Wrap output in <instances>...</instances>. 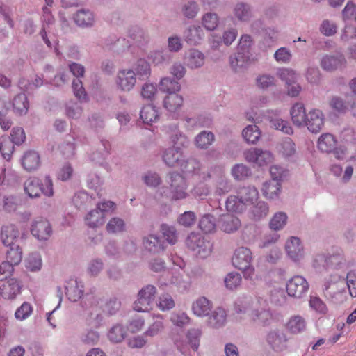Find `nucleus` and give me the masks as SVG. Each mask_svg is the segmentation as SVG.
<instances>
[{"label":"nucleus","mask_w":356,"mask_h":356,"mask_svg":"<svg viewBox=\"0 0 356 356\" xmlns=\"http://www.w3.org/2000/svg\"><path fill=\"white\" fill-rule=\"evenodd\" d=\"M211 309V303L205 297H201L193 302L192 310L197 316H205L209 314Z\"/></svg>","instance_id":"7c9ffc66"},{"label":"nucleus","mask_w":356,"mask_h":356,"mask_svg":"<svg viewBox=\"0 0 356 356\" xmlns=\"http://www.w3.org/2000/svg\"><path fill=\"white\" fill-rule=\"evenodd\" d=\"M85 220L86 224L90 227L102 226L105 222L104 213L95 209L88 213Z\"/></svg>","instance_id":"c9c22d12"},{"label":"nucleus","mask_w":356,"mask_h":356,"mask_svg":"<svg viewBox=\"0 0 356 356\" xmlns=\"http://www.w3.org/2000/svg\"><path fill=\"white\" fill-rule=\"evenodd\" d=\"M160 89L170 94V92H176L180 90L179 82L172 80L170 78H163L160 81Z\"/></svg>","instance_id":"4d7b16f0"},{"label":"nucleus","mask_w":356,"mask_h":356,"mask_svg":"<svg viewBox=\"0 0 356 356\" xmlns=\"http://www.w3.org/2000/svg\"><path fill=\"white\" fill-rule=\"evenodd\" d=\"M13 110L15 115H25L29 108V102L24 93L18 94L13 99Z\"/></svg>","instance_id":"4be33fe9"},{"label":"nucleus","mask_w":356,"mask_h":356,"mask_svg":"<svg viewBox=\"0 0 356 356\" xmlns=\"http://www.w3.org/2000/svg\"><path fill=\"white\" fill-rule=\"evenodd\" d=\"M143 244L146 250L154 253H159L164 250L163 244L158 237L153 235H150L145 238Z\"/></svg>","instance_id":"37998d69"},{"label":"nucleus","mask_w":356,"mask_h":356,"mask_svg":"<svg viewBox=\"0 0 356 356\" xmlns=\"http://www.w3.org/2000/svg\"><path fill=\"white\" fill-rule=\"evenodd\" d=\"M157 307L163 311H168L175 307V303L172 296L168 293L161 294L156 300Z\"/></svg>","instance_id":"8fccbe9b"},{"label":"nucleus","mask_w":356,"mask_h":356,"mask_svg":"<svg viewBox=\"0 0 356 356\" xmlns=\"http://www.w3.org/2000/svg\"><path fill=\"white\" fill-rule=\"evenodd\" d=\"M225 284L227 289L234 290L239 287L242 283V277L240 273L232 272L225 277Z\"/></svg>","instance_id":"09e8293b"},{"label":"nucleus","mask_w":356,"mask_h":356,"mask_svg":"<svg viewBox=\"0 0 356 356\" xmlns=\"http://www.w3.org/2000/svg\"><path fill=\"white\" fill-rule=\"evenodd\" d=\"M165 181L168 186L157 191V195L159 197H168L172 200H180L188 196V184L182 175L175 172H169Z\"/></svg>","instance_id":"7ed1b4c3"},{"label":"nucleus","mask_w":356,"mask_h":356,"mask_svg":"<svg viewBox=\"0 0 356 356\" xmlns=\"http://www.w3.org/2000/svg\"><path fill=\"white\" fill-rule=\"evenodd\" d=\"M309 305L312 309L321 315H326L328 313V307L323 300L316 295H311Z\"/></svg>","instance_id":"a19ab883"},{"label":"nucleus","mask_w":356,"mask_h":356,"mask_svg":"<svg viewBox=\"0 0 356 356\" xmlns=\"http://www.w3.org/2000/svg\"><path fill=\"white\" fill-rule=\"evenodd\" d=\"M281 183L275 180L266 181L261 188L263 195L267 199H274L280 192Z\"/></svg>","instance_id":"473e14b6"},{"label":"nucleus","mask_w":356,"mask_h":356,"mask_svg":"<svg viewBox=\"0 0 356 356\" xmlns=\"http://www.w3.org/2000/svg\"><path fill=\"white\" fill-rule=\"evenodd\" d=\"M269 212V208L268 204L263 201L258 202L255 205L253 206L251 213L252 218L255 220H259L267 216Z\"/></svg>","instance_id":"de8ad7c7"},{"label":"nucleus","mask_w":356,"mask_h":356,"mask_svg":"<svg viewBox=\"0 0 356 356\" xmlns=\"http://www.w3.org/2000/svg\"><path fill=\"white\" fill-rule=\"evenodd\" d=\"M200 229L205 233H211L216 229V221L213 216L205 215L199 222Z\"/></svg>","instance_id":"5fc2aeb1"},{"label":"nucleus","mask_w":356,"mask_h":356,"mask_svg":"<svg viewBox=\"0 0 356 356\" xmlns=\"http://www.w3.org/2000/svg\"><path fill=\"white\" fill-rule=\"evenodd\" d=\"M337 145V140L330 134H322L318 140V149L324 152H331Z\"/></svg>","instance_id":"72a5a7b5"},{"label":"nucleus","mask_w":356,"mask_h":356,"mask_svg":"<svg viewBox=\"0 0 356 356\" xmlns=\"http://www.w3.org/2000/svg\"><path fill=\"white\" fill-rule=\"evenodd\" d=\"M226 209L232 213H241L245 210L244 203L240 200L238 195H230L225 202Z\"/></svg>","instance_id":"4c0bfd02"},{"label":"nucleus","mask_w":356,"mask_h":356,"mask_svg":"<svg viewBox=\"0 0 356 356\" xmlns=\"http://www.w3.org/2000/svg\"><path fill=\"white\" fill-rule=\"evenodd\" d=\"M192 174L195 176H197V179L200 181V182L197 184L193 189L192 192L193 195L199 197L207 195L209 193V188L207 184L204 182L210 179V173L206 171L205 167L201 164V168L199 171V175L194 173Z\"/></svg>","instance_id":"dca6fc26"},{"label":"nucleus","mask_w":356,"mask_h":356,"mask_svg":"<svg viewBox=\"0 0 356 356\" xmlns=\"http://www.w3.org/2000/svg\"><path fill=\"white\" fill-rule=\"evenodd\" d=\"M252 38L249 35L241 36L238 46V52L234 57H230V65L236 70L245 67L250 60V48L252 45Z\"/></svg>","instance_id":"39448f33"},{"label":"nucleus","mask_w":356,"mask_h":356,"mask_svg":"<svg viewBox=\"0 0 356 356\" xmlns=\"http://www.w3.org/2000/svg\"><path fill=\"white\" fill-rule=\"evenodd\" d=\"M218 16L213 13H207L202 18V25L209 31L214 30L218 26Z\"/></svg>","instance_id":"864d4df0"},{"label":"nucleus","mask_w":356,"mask_h":356,"mask_svg":"<svg viewBox=\"0 0 356 356\" xmlns=\"http://www.w3.org/2000/svg\"><path fill=\"white\" fill-rule=\"evenodd\" d=\"M11 140L7 137H1L0 138V152L2 154L3 157L9 160L14 151V145Z\"/></svg>","instance_id":"6e6d98bb"},{"label":"nucleus","mask_w":356,"mask_h":356,"mask_svg":"<svg viewBox=\"0 0 356 356\" xmlns=\"http://www.w3.org/2000/svg\"><path fill=\"white\" fill-rule=\"evenodd\" d=\"M174 145L166 149L163 154V160L170 167H178L184 172L199 175L201 164L194 159L185 160L181 146H184L186 138L184 136L175 135L172 138Z\"/></svg>","instance_id":"f257e3e1"},{"label":"nucleus","mask_w":356,"mask_h":356,"mask_svg":"<svg viewBox=\"0 0 356 356\" xmlns=\"http://www.w3.org/2000/svg\"><path fill=\"white\" fill-rule=\"evenodd\" d=\"M243 137L249 143H255L261 136V131L256 125H248L243 131Z\"/></svg>","instance_id":"49530a36"},{"label":"nucleus","mask_w":356,"mask_h":356,"mask_svg":"<svg viewBox=\"0 0 356 356\" xmlns=\"http://www.w3.org/2000/svg\"><path fill=\"white\" fill-rule=\"evenodd\" d=\"M83 286L76 280L70 279L65 286V294L68 299L72 302L79 300L83 294Z\"/></svg>","instance_id":"a211bd4d"},{"label":"nucleus","mask_w":356,"mask_h":356,"mask_svg":"<svg viewBox=\"0 0 356 356\" xmlns=\"http://www.w3.org/2000/svg\"><path fill=\"white\" fill-rule=\"evenodd\" d=\"M279 151L284 156L290 157L296 153L295 143L290 138H286L280 144Z\"/></svg>","instance_id":"13d9d810"},{"label":"nucleus","mask_w":356,"mask_h":356,"mask_svg":"<svg viewBox=\"0 0 356 356\" xmlns=\"http://www.w3.org/2000/svg\"><path fill=\"white\" fill-rule=\"evenodd\" d=\"M31 233L37 239L46 241L51 236L52 228L47 220L40 218L32 222Z\"/></svg>","instance_id":"6e6552de"},{"label":"nucleus","mask_w":356,"mask_h":356,"mask_svg":"<svg viewBox=\"0 0 356 356\" xmlns=\"http://www.w3.org/2000/svg\"><path fill=\"white\" fill-rule=\"evenodd\" d=\"M237 195L243 202L245 209L248 206L253 204L259 196L257 188L250 186L240 188L237 191Z\"/></svg>","instance_id":"5701e85b"},{"label":"nucleus","mask_w":356,"mask_h":356,"mask_svg":"<svg viewBox=\"0 0 356 356\" xmlns=\"http://www.w3.org/2000/svg\"><path fill=\"white\" fill-rule=\"evenodd\" d=\"M324 124V117L321 111L313 109L310 111L307 117L305 126L312 133L319 132Z\"/></svg>","instance_id":"2eb2a0df"},{"label":"nucleus","mask_w":356,"mask_h":356,"mask_svg":"<svg viewBox=\"0 0 356 356\" xmlns=\"http://www.w3.org/2000/svg\"><path fill=\"white\" fill-rule=\"evenodd\" d=\"M19 234V230L15 225L8 224L1 227V239L6 246L16 244Z\"/></svg>","instance_id":"f3484780"},{"label":"nucleus","mask_w":356,"mask_h":356,"mask_svg":"<svg viewBox=\"0 0 356 356\" xmlns=\"http://www.w3.org/2000/svg\"><path fill=\"white\" fill-rule=\"evenodd\" d=\"M266 340L270 348L277 352L282 351L287 347L286 334L277 329L270 331L266 335Z\"/></svg>","instance_id":"9d476101"},{"label":"nucleus","mask_w":356,"mask_h":356,"mask_svg":"<svg viewBox=\"0 0 356 356\" xmlns=\"http://www.w3.org/2000/svg\"><path fill=\"white\" fill-rule=\"evenodd\" d=\"M22 165L27 171H33L40 165V158L35 151L29 150L24 153L22 158Z\"/></svg>","instance_id":"aec40b11"},{"label":"nucleus","mask_w":356,"mask_h":356,"mask_svg":"<svg viewBox=\"0 0 356 356\" xmlns=\"http://www.w3.org/2000/svg\"><path fill=\"white\" fill-rule=\"evenodd\" d=\"M323 293L326 298L331 299L341 293L339 283L334 278L330 277L325 281L323 286Z\"/></svg>","instance_id":"f704fd0d"},{"label":"nucleus","mask_w":356,"mask_h":356,"mask_svg":"<svg viewBox=\"0 0 356 356\" xmlns=\"http://www.w3.org/2000/svg\"><path fill=\"white\" fill-rule=\"evenodd\" d=\"M226 312L222 308H217L209 318V323L213 327H219L225 323Z\"/></svg>","instance_id":"a18cd8bd"},{"label":"nucleus","mask_w":356,"mask_h":356,"mask_svg":"<svg viewBox=\"0 0 356 356\" xmlns=\"http://www.w3.org/2000/svg\"><path fill=\"white\" fill-rule=\"evenodd\" d=\"M26 268L31 272H37L41 270L42 260L40 254L33 252L29 254L24 261Z\"/></svg>","instance_id":"e433bc0d"},{"label":"nucleus","mask_w":356,"mask_h":356,"mask_svg":"<svg viewBox=\"0 0 356 356\" xmlns=\"http://www.w3.org/2000/svg\"><path fill=\"white\" fill-rule=\"evenodd\" d=\"M286 250L288 255L294 261L298 260L303 256V250L298 238L292 236L286 243Z\"/></svg>","instance_id":"393cba45"},{"label":"nucleus","mask_w":356,"mask_h":356,"mask_svg":"<svg viewBox=\"0 0 356 356\" xmlns=\"http://www.w3.org/2000/svg\"><path fill=\"white\" fill-rule=\"evenodd\" d=\"M124 220L117 217L111 218L106 225V230L108 233L121 232L124 230Z\"/></svg>","instance_id":"680f3d73"},{"label":"nucleus","mask_w":356,"mask_h":356,"mask_svg":"<svg viewBox=\"0 0 356 356\" xmlns=\"http://www.w3.org/2000/svg\"><path fill=\"white\" fill-rule=\"evenodd\" d=\"M73 202L77 208L85 207L92 204L91 197L83 191H80L75 194L73 197Z\"/></svg>","instance_id":"052dcab7"},{"label":"nucleus","mask_w":356,"mask_h":356,"mask_svg":"<svg viewBox=\"0 0 356 356\" xmlns=\"http://www.w3.org/2000/svg\"><path fill=\"white\" fill-rule=\"evenodd\" d=\"M232 175L236 179H243L249 176L250 169L243 164H236L232 169Z\"/></svg>","instance_id":"774afa93"},{"label":"nucleus","mask_w":356,"mask_h":356,"mask_svg":"<svg viewBox=\"0 0 356 356\" xmlns=\"http://www.w3.org/2000/svg\"><path fill=\"white\" fill-rule=\"evenodd\" d=\"M213 140L214 135L211 132L203 131L196 137L195 143L197 147L207 149L212 144Z\"/></svg>","instance_id":"3c124183"},{"label":"nucleus","mask_w":356,"mask_h":356,"mask_svg":"<svg viewBox=\"0 0 356 356\" xmlns=\"http://www.w3.org/2000/svg\"><path fill=\"white\" fill-rule=\"evenodd\" d=\"M8 249L6 251V260L11 265H18L22 259V251L19 245L15 244L8 245Z\"/></svg>","instance_id":"58836bf2"},{"label":"nucleus","mask_w":356,"mask_h":356,"mask_svg":"<svg viewBox=\"0 0 356 356\" xmlns=\"http://www.w3.org/2000/svg\"><path fill=\"white\" fill-rule=\"evenodd\" d=\"M287 221V216L284 212L276 213L270 222V227L274 230L282 229Z\"/></svg>","instance_id":"bf43d9fd"},{"label":"nucleus","mask_w":356,"mask_h":356,"mask_svg":"<svg viewBox=\"0 0 356 356\" xmlns=\"http://www.w3.org/2000/svg\"><path fill=\"white\" fill-rule=\"evenodd\" d=\"M203 29L200 26H192L184 34L185 40L191 45L198 44L204 38Z\"/></svg>","instance_id":"c756f323"},{"label":"nucleus","mask_w":356,"mask_h":356,"mask_svg":"<svg viewBox=\"0 0 356 356\" xmlns=\"http://www.w3.org/2000/svg\"><path fill=\"white\" fill-rule=\"evenodd\" d=\"M136 82V74L131 70H123L118 72L116 84L122 91H130Z\"/></svg>","instance_id":"ddd939ff"},{"label":"nucleus","mask_w":356,"mask_h":356,"mask_svg":"<svg viewBox=\"0 0 356 356\" xmlns=\"http://www.w3.org/2000/svg\"><path fill=\"white\" fill-rule=\"evenodd\" d=\"M183 102L182 96L176 92H170L163 99V106L169 112H175L182 106Z\"/></svg>","instance_id":"cd10ccee"},{"label":"nucleus","mask_w":356,"mask_h":356,"mask_svg":"<svg viewBox=\"0 0 356 356\" xmlns=\"http://www.w3.org/2000/svg\"><path fill=\"white\" fill-rule=\"evenodd\" d=\"M271 127L274 129L280 130L286 134H293V129L287 121L280 118H275L270 120Z\"/></svg>","instance_id":"69168bd1"},{"label":"nucleus","mask_w":356,"mask_h":356,"mask_svg":"<svg viewBox=\"0 0 356 356\" xmlns=\"http://www.w3.org/2000/svg\"><path fill=\"white\" fill-rule=\"evenodd\" d=\"M309 289V284L303 276L294 275L286 283L287 294L294 298H302Z\"/></svg>","instance_id":"0eeeda50"},{"label":"nucleus","mask_w":356,"mask_h":356,"mask_svg":"<svg viewBox=\"0 0 356 356\" xmlns=\"http://www.w3.org/2000/svg\"><path fill=\"white\" fill-rule=\"evenodd\" d=\"M252 254L251 250L245 247L236 248L232 258V265L237 269H243L252 263Z\"/></svg>","instance_id":"9b49d317"},{"label":"nucleus","mask_w":356,"mask_h":356,"mask_svg":"<svg viewBox=\"0 0 356 356\" xmlns=\"http://www.w3.org/2000/svg\"><path fill=\"white\" fill-rule=\"evenodd\" d=\"M187 65L191 68L201 67L204 63V54L198 50L190 49L185 58Z\"/></svg>","instance_id":"2f4dec72"},{"label":"nucleus","mask_w":356,"mask_h":356,"mask_svg":"<svg viewBox=\"0 0 356 356\" xmlns=\"http://www.w3.org/2000/svg\"><path fill=\"white\" fill-rule=\"evenodd\" d=\"M24 190L31 197H39L40 193L51 197L54 195L53 183L49 177H44L41 181L36 177H31L24 183Z\"/></svg>","instance_id":"20e7f679"},{"label":"nucleus","mask_w":356,"mask_h":356,"mask_svg":"<svg viewBox=\"0 0 356 356\" xmlns=\"http://www.w3.org/2000/svg\"><path fill=\"white\" fill-rule=\"evenodd\" d=\"M145 290H140L138 294V299L134 303V309L136 312H147L152 309V303L145 298Z\"/></svg>","instance_id":"79ce46f5"},{"label":"nucleus","mask_w":356,"mask_h":356,"mask_svg":"<svg viewBox=\"0 0 356 356\" xmlns=\"http://www.w3.org/2000/svg\"><path fill=\"white\" fill-rule=\"evenodd\" d=\"M290 115L293 123L297 127L305 126L307 117L305 108L302 103H296L291 108Z\"/></svg>","instance_id":"412c9836"},{"label":"nucleus","mask_w":356,"mask_h":356,"mask_svg":"<svg viewBox=\"0 0 356 356\" xmlns=\"http://www.w3.org/2000/svg\"><path fill=\"white\" fill-rule=\"evenodd\" d=\"M186 245L202 258L207 257L212 250V244L198 233H191L186 239Z\"/></svg>","instance_id":"423d86ee"},{"label":"nucleus","mask_w":356,"mask_h":356,"mask_svg":"<svg viewBox=\"0 0 356 356\" xmlns=\"http://www.w3.org/2000/svg\"><path fill=\"white\" fill-rule=\"evenodd\" d=\"M286 329L291 334H299L306 329L305 318L299 315L291 316L286 324Z\"/></svg>","instance_id":"c85d7f7f"},{"label":"nucleus","mask_w":356,"mask_h":356,"mask_svg":"<svg viewBox=\"0 0 356 356\" xmlns=\"http://www.w3.org/2000/svg\"><path fill=\"white\" fill-rule=\"evenodd\" d=\"M200 336V330L197 329H192L188 332L186 336L188 340L187 343L178 340L177 338H175V344L176 345L177 348L183 353L186 352V349L188 348V346H190L193 350L196 351L199 347Z\"/></svg>","instance_id":"f8f14e48"},{"label":"nucleus","mask_w":356,"mask_h":356,"mask_svg":"<svg viewBox=\"0 0 356 356\" xmlns=\"http://www.w3.org/2000/svg\"><path fill=\"white\" fill-rule=\"evenodd\" d=\"M246 305V302H242L235 304L236 313L240 315L241 318H248L250 321L264 326L270 323L273 315L265 300L257 298L252 300L249 307Z\"/></svg>","instance_id":"f03ea898"},{"label":"nucleus","mask_w":356,"mask_h":356,"mask_svg":"<svg viewBox=\"0 0 356 356\" xmlns=\"http://www.w3.org/2000/svg\"><path fill=\"white\" fill-rule=\"evenodd\" d=\"M220 227L225 232L231 233L236 231L241 226L240 220L232 215L226 214L221 217Z\"/></svg>","instance_id":"a878e982"},{"label":"nucleus","mask_w":356,"mask_h":356,"mask_svg":"<svg viewBox=\"0 0 356 356\" xmlns=\"http://www.w3.org/2000/svg\"><path fill=\"white\" fill-rule=\"evenodd\" d=\"M346 60L342 55L325 56L323 57L321 65L327 71H332L344 65Z\"/></svg>","instance_id":"b1692460"},{"label":"nucleus","mask_w":356,"mask_h":356,"mask_svg":"<svg viewBox=\"0 0 356 356\" xmlns=\"http://www.w3.org/2000/svg\"><path fill=\"white\" fill-rule=\"evenodd\" d=\"M75 23L80 26H91L94 22L93 14L89 10H79L74 17Z\"/></svg>","instance_id":"ea45409f"},{"label":"nucleus","mask_w":356,"mask_h":356,"mask_svg":"<svg viewBox=\"0 0 356 356\" xmlns=\"http://www.w3.org/2000/svg\"><path fill=\"white\" fill-rule=\"evenodd\" d=\"M102 321V316L97 309H86L82 317V324L87 327L98 328Z\"/></svg>","instance_id":"6ab92c4d"},{"label":"nucleus","mask_w":356,"mask_h":356,"mask_svg":"<svg viewBox=\"0 0 356 356\" xmlns=\"http://www.w3.org/2000/svg\"><path fill=\"white\" fill-rule=\"evenodd\" d=\"M99 340V333L94 330L93 328H90L81 335V341L83 343L88 345H95L97 343Z\"/></svg>","instance_id":"338daca9"},{"label":"nucleus","mask_w":356,"mask_h":356,"mask_svg":"<svg viewBox=\"0 0 356 356\" xmlns=\"http://www.w3.org/2000/svg\"><path fill=\"white\" fill-rule=\"evenodd\" d=\"M0 285V295L4 299H14L20 293V285L15 278L4 280Z\"/></svg>","instance_id":"4468645a"},{"label":"nucleus","mask_w":356,"mask_h":356,"mask_svg":"<svg viewBox=\"0 0 356 356\" xmlns=\"http://www.w3.org/2000/svg\"><path fill=\"white\" fill-rule=\"evenodd\" d=\"M198 11L199 7L195 1H189L182 6V13L188 19L194 18Z\"/></svg>","instance_id":"0e129e2a"},{"label":"nucleus","mask_w":356,"mask_h":356,"mask_svg":"<svg viewBox=\"0 0 356 356\" xmlns=\"http://www.w3.org/2000/svg\"><path fill=\"white\" fill-rule=\"evenodd\" d=\"M244 157L248 162L259 166L266 165L273 161V155L270 152L257 148L246 150L244 152Z\"/></svg>","instance_id":"1a4fd4ad"},{"label":"nucleus","mask_w":356,"mask_h":356,"mask_svg":"<svg viewBox=\"0 0 356 356\" xmlns=\"http://www.w3.org/2000/svg\"><path fill=\"white\" fill-rule=\"evenodd\" d=\"M126 337V331L122 325H117L113 326L108 334L109 340L114 343H120L124 340Z\"/></svg>","instance_id":"603ef678"},{"label":"nucleus","mask_w":356,"mask_h":356,"mask_svg":"<svg viewBox=\"0 0 356 356\" xmlns=\"http://www.w3.org/2000/svg\"><path fill=\"white\" fill-rule=\"evenodd\" d=\"M164 328L163 317L160 314L154 316V322L145 332L146 337H154L158 335Z\"/></svg>","instance_id":"c03bdc74"},{"label":"nucleus","mask_w":356,"mask_h":356,"mask_svg":"<svg viewBox=\"0 0 356 356\" xmlns=\"http://www.w3.org/2000/svg\"><path fill=\"white\" fill-rule=\"evenodd\" d=\"M159 110L152 104H148L143 106L140 111V118L143 123L152 124L159 120Z\"/></svg>","instance_id":"bb28decb"},{"label":"nucleus","mask_w":356,"mask_h":356,"mask_svg":"<svg viewBox=\"0 0 356 356\" xmlns=\"http://www.w3.org/2000/svg\"><path fill=\"white\" fill-rule=\"evenodd\" d=\"M235 16L241 21H247L251 16V12L248 5L238 3L234 8Z\"/></svg>","instance_id":"e2e57ef3"}]
</instances>
